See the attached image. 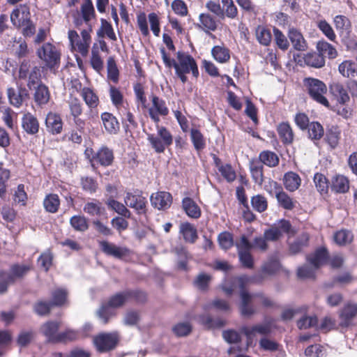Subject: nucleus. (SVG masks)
Segmentation results:
<instances>
[{
    "label": "nucleus",
    "instance_id": "nucleus-1",
    "mask_svg": "<svg viewBox=\"0 0 357 357\" xmlns=\"http://www.w3.org/2000/svg\"><path fill=\"white\" fill-rule=\"evenodd\" d=\"M160 52L165 67L168 68H174L175 74L183 84L187 82L188 77L186 75L190 73H192V76L195 78L199 77V73L197 62L188 52L178 51L176 52L177 61L170 58L165 47H161Z\"/></svg>",
    "mask_w": 357,
    "mask_h": 357
},
{
    "label": "nucleus",
    "instance_id": "nucleus-2",
    "mask_svg": "<svg viewBox=\"0 0 357 357\" xmlns=\"http://www.w3.org/2000/svg\"><path fill=\"white\" fill-rule=\"evenodd\" d=\"M239 282L241 283V291L240 292L241 304L239 306L241 314L244 317H250L256 313V309L252 304V299L259 298L261 305L265 307H272L274 306L273 301L261 292L255 293L250 294L244 288L243 278H238Z\"/></svg>",
    "mask_w": 357,
    "mask_h": 357
},
{
    "label": "nucleus",
    "instance_id": "nucleus-3",
    "mask_svg": "<svg viewBox=\"0 0 357 357\" xmlns=\"http://www.w3.org/2000/svg\"><path fill=\"white\" fill-rule=\"evenodd\" d=\"M303 84L305 91L312 100L327 108L330 107L329 101L326 97L327 86L323 81L308 77L303 79Z\"/></svg>",
    "mask_w": 357,
    "mask_h": 357
},
{
    "label": "nucleus",
    "instance_id": "nucleus-4",
    "mask_svg": "<svg viewBox=\"0 0 357 357\" xmlns=\"http://www.w3.org/2000/svg\"><path fill=\"white\" fill-rule=\"evenodd\" d=\"M31 268L29 265L14 264L10 266L9 271L0 270V294L6 293L10 284L22 279Z\"/></svg>",
    "mask_w": 357,
    "mask_h": 357
},
{
    "label": "nucleus",
    "instance_id": "nucleus-5",
    "mask_svg": "<svg viewBox=\"0 0 357 357\" xmlns=\"http://www.w3.org/2000/svg\"><path fill=\"white\" fill-rule=\"evenodd\" d=\"M91 32L92 29L91 26H89V29H84L81 31L80 38L76 31L69 30L68 32V36L71 51H75L84 57L86 56L91 43Z\"/></svg>",
    "mask_w": 357,
    "mask_h": 357
},
{
    "label": "nucleus",
    "instance_id": "nucleus-6",
    "mask_svg": "<svg viewBox=\"0 0 357 357\" xmlns=\"http://www.w3.org/2000/svg\"><path fill=\"white\" fill-rule=\"evenodd\" d=\"M38 56L50 70L58 69L61 63V50L51 43H45L37 50Z\"/></svg>",
    "mask_w": 357,
    "mask_h": 357
},
{
    "label": "nucleus",
    "instance_id": "nucleus-7",
    "mask_svg": "<svg viewBox=\"0 0 357 357\" xmlns=\"http://www.w3.org/2000/svg\"><path fill=\"white\" fill-rule=\"evenodd\" d=\"M148 141L157 153H162L174 141L173 135L165 126H157V135L149 134Z\"/></svg>",
    "mask_w": 357,
    "mask_h": 357
},
{
    "label": "nucleus",
    "instance_id": "nucleus-8",
    "mask_svg": "<svg viewBox=\"0 0 357 357\" xmlns=\"http://www.w3.org/2000/svg\"><path fill=\"white\" fill-rule=\"evenodd\" d=\"M89 152L91 153V157L88 156V158L93 168H96L98 166L107 167L114 162V151L107 146H101L96 152L92 149H87L85 151L86 155H88Z\"/></svg>",
    "mask_w": 357,
    "mask_h": 357
},
{
    "label": "nucleus",
    "instance_id": "nucleus-9",
    "mask_svg": "<svg viewBox=\"0 0 357 357\" xmlns=\"http://www.w3.org/2000/svg\"><path fill=\"white\" fill-rule=\"evenodd\" d=\"M264 188L270 195L275 194L278 205L282 208L291 211L295 207L293 199L283 190L282 185L277 181H270Z\"/></svg>",
    "mask_w": 357,
    "mask_h": 357
},
{
    "label": "nucleus",
    "instance_id": "nucleus-10",
    "mask_svg": "<svg viewBox=\"0 0 357 357\" xmlns=\"http://www.w3.org/2000/svg\"><path fill=\"white\" fill-rule=\"evenodd\" d=\"M294 234V231L289 220L280 219L264 231V237L269 241H278L283 234Z\"/></svg>",
    "mask_w": 357,
    "mask_h": 357
},
{
    "label": "nucleus",
    "instance_id": "nucleus-11",
    "mask_svg": "<svg viewBox=\"0 0 357 357\" xmlns=\"http://www.w3.org/2000/svg\"><path fill=\"white\" fill-rule=\"evenodd\" d=\"M119 340L116 333H102L94 337L93 343L98 352L105 353L114 349Z\"/></svg>",
    "mask_w": 357,
    "mask_h": 357
},
{
    "label": "nucleus",
    "instance_id": "nucleus-12",
    "mask_svg": "<svg viewBox=\"0 0 357 357\" xmlns=\"http://www.w3.org/2000/svg\"><path fill=\"white\" fill-rule=\"evenodd\" d=\"M100 50L106 53H108L109 51L108 45L104 39H99L97 43H94L91 48L90 64L92 68L98 73L104 68V61L101 57Z\"/></svg>",
    "mask_w": 357,
    "mask_h": 357
},
{
    "label": "nucleus",
    "instance_id": "nucleus-13",
    "mask_svg": "<svg viewBox=\"0 0 357 357\" xmlns=\"http://www.w3.org/2000/svg\"><path fill=\"white\" fill-rule=\"evenodd\" d=\"M124 202L128 207L133 208L138 215H146L148 211L147 200L142 195L141 191L127 192Z\"/></svg>",
    "mask_w": 357,
    "mask_h": 357
},
{
    "label": "nucleus",
    "instance_id": "nucleus-14",
    "mask_svg": "<svg viewBox=\"0 0 357 357\" xmlns=\"http://www.w3.org/2000/svg\"><path fill=\"white\" fill-rule=\"evenodd\" d=\"M149 98L152 107L149 109V114L151 120L158 123L160 121V116H166L169 114V109L166 102L158 96L151 93Z\"/></svg>",
    "mask_w": 357,
    "mask_h": 357
},
{
    "label": "nucleus",
    "instance_id": "nucleus-15",
    "mask_svg": "<svg viewBox=\"0 0 357 357\" xmlns=\"http://www.w3.org/2000/svg\"><path fill=\"white\" fill-rule=\"evenodd\" d=\"M236 197L239 206H241L243 220L248 223H251L256 220L257 216L249 206L248 197L243 186L239 185L236 187Z\"/></svg>",
    "mask_w": 357,
    "mask_h": 357
},
{
    "label": "nucleus",
    "instance_id": "nucleus-16",
    "mask_svg": "<svg viewBox=\"0 0 357 357\" xmlns=\"http://www.w3.org/2000/svg\"><path fill=\"white\" fill-rule=\"evenodd\" d=\"M99 245L103 253L119 259L126 260L132 254V251L129 248L126 247L117 246L107 241H100Z\"/></svg>",
    "mask_w": 357,
    "mask_h": 357
},
{
    "label": "nucleus",
    "instance_id": "nucleus-17",
    "mask_svg": "<svg viewBox=\"0 0 357 357\" xmlns=\"http://www.w3.org/2000/svg\"><path fill=\"white\" fill-rule=\"evenodd\" d=\"M356 317H357V303L347 302L339 311L340 326L348 328L352 325Z\"/></svg>",
    "mask_w": 357,
    "mask_h": 357
},
{
    "label": "nucleus",
    "instance_id": "nucleus-18",
    "mask_svg": "<svg viewBox=\"0 0 357 357\" xmlns=\"http://www.w3.org/2000/svg\"><path fill=\"white\" fill-rule=\"evenodd\" d=\"M6 93L9 103L17 108H20L24 102L29 98V91L22 85L19 86L17 89L8 87Z\"/></svg>",
    "mask_w": 357,
    "mask_h": 357
},
{
    "label": "nucleus",
    "instance_id": "nucleus-19",
    "mask_svg": "<svg viewBox=\"0 0 357 357\" xmlns=\"http://www.w3.org/2000/svg\"><path fill=\"white\" fill-rule=\"evenodd\" d=\"M151 206L159 211H165L170 208L173 202V197L170 192L158 191L150 196Z\"/></svg>",
    "mask_w": 357,
    "mask_h": 357
},
{
    "label": "nucleus",
    "instance_id": "nucleus-20",
    "mask_svg": "<svg viewBox=\"0 0 357 357\" xmlns=\"http://www.w3.org/2000/svg\"><path fill=\"white\" fill-rule=\"evenodd\" d=\"M329 260V252L324 246H321L306 256V261L314 268L319 269L322 266L328 264Z\"/></svg>",
    "mask_w": 357,
    "mask_h": 357
},
{
    "label": "nucleus",
    "instance_id": "nucleus-21",
    "mask_svg": "<svg viewBox=\"0 0 357 357\" xmlns=\"http://www.w3.org/2000/svg\"><path fill=\"white\" fill-rule=\"evenodd\" d=\"M329 92L333 99L340 105H347L351 100L344 86L340 82H333L329 84Z\"/></svg>",
    "mask_w": 357,
    "mask_h": 357
},
{
    "label": "nucleus",
    "instance_id": "nucleus-22",
    "mask_svg": "<svg viewBox=\"0 0 357 357\" xmlns=\"http://www.w3.org/2000/svg\"><path fill=\"white\" fill-rule=\"evenodd\" d=\"M47 131L52 135H58L63 131V121L59 114L50 112L45 118Z\"/></svg>",
    "mask_w": 357,
    "mask_h": 357
},
{
    "label": "nucleus",
    "instance_id": "nucleus-23",
    "mask_svg": "<svg viewBox=\"0 0 357 357\" xmlns=\"http://www.w3.org/2000/svg\"><path fill=\"white\" fill-rule=\"evenodd\" d=\"M60 326V321L50 320L41 325L40 332L46 337L48 342L56 344Z\"/></svg>",
    "mask_w": 357,
    "mask_h": 357
},
{
    "label": "nucleus",
    "instance_id": "nucleus-24",
    "mask_svg": "<svg viewBox=\"0 0 357 357\" xmlns=\"http://www.w3.org/2000/svg\"><path fill=\"white\" fill-rule=\"evenodd\" d=\"M22 128L27 135H35L38 133L40 123L37 117L31 112L23 114L21 121Z\"/></svg>",
    "mask_w": 357,
    "mask_h": 357
},
{
    "label": "nucleus",
    "instance_id": "nucleus-25",
    "mask_svg": "<svg viewBox=\"0 0 357 357\" xmlns=\"http://www.w3.org/2000/svg\"><path fill=\"white\" fill-rule=\"evenodd\" d=\"M323 137L328 146L335 149L338 146L341 139V130L336 125L327 126Z\"/></svg>",
    "mask_w": 357,
    "mask_h": 357
},
{
    "label": "nucleus",
    "instance_id": "nucleus-26",
    "mask_svg": "<svg viewBox=\"0 0 357 357\" xmlns=\"http://www.w3.org/2000/svg\"><path fill=\"white\" fill-rule=\"evenodd\" d=\"M276 131L284 145H290L294 142L295 134L289 121H282L278 123Z\"/></svg>",
    "mask_w": 357,
    "mask_h": 357
},
{
    "label": "nucleus",
    "instance_id": "nucleus-27",
    "mask_svg": "<svg viewBox=\"0 0 357 357\" xmlns=\"http://www.w3.org/2000/svg\"><path fill=\"white\" fill-rule=\"evenodd\" d=\"M26 13L29 15V18L31 17L29 7L26 4L20 5L19 7L15 8L10 14V21L14 26L20 29L22 24L24 23L26 18Z\"/></svg>",
    "mask_w": 357,
    "mask_h": 357
},
{
    "label": "nucleus",
    "instance_id": "nucleus-28",
    "mask_svg": "<svg viewBox=\"0 0 357 357\" xmlns=\"http://www.w3.org/2000/svg\"><path fill=\"white\" fill-rule=\"evenodd\" d=\"M50 97V90L45 84L39 83L38 86L35 87L33 100L37 106L41 108L43 107L49 102Z\"/></svg>",
    "mask_w": 357,
    "mask_h": 357
},
{
    "label": "nucleus",
    "instance_id": "nucleus-29",
    "mask_svg": "<svg viewBox=\"0 0 357 357\" xmlns=\"http://www.w3.org/2000/svg\"><path fill=\"white\" fill-rule=\"evenodd\" d=\"M100 117L102 125L107 132L110 135L118 133L120 130V124L118 119L113 114L105 112L101 114Z\"/></svg>",
    "mask_w": 357,
    "mask_h": 357
},
{
    "label": "nucleus",
    "instance_id": "nucleus-30",
    "mask_svg": "<svg viewBox=\"0 0 357 357\" xmlns=\"http://www.w3.org/2000/svg\"><path fill=\"white\" fill-rule=\"evenodd\" d=\"M241 332L243 333L249 340L252 339V337L255 335L256 333L264 335H268L271 332V323L268 322L264 324H257L252 327L243 326L241 328Z\"/></svg>",
    "mask_w": 357,
    "mask_h": 357
},
{
    "label": "nucleus",
    "instance_id": "nucleus-31",
    "mask_svg": "<svg viewBox=\"0 0 357 357\" xmlns=\"http://www.w3.org/2000/svg\"><path fill=\"white\" fill-rule=\"evenodd\" d=\"M96 35L100 39L107 37L111 41L117 40L112 24L105 18L100 19V26L96 32Z\"/></svg>",
    "mask_w": 357,
    "mask_h": 357
},
{
    "label": "nucleus",
    "instance_id": "nucleus-32",
    "mask_svg": "<svg viewBox=\"0 0 357 357\" xmlns=\"http://www.w3.org/2000/svg\"><path fill=\"white\" fill-rule=\"evenodd\" d=\"M282 181L285 189L289 192L296 191L301 184L300 176L292 171L287 172L284 174Z\"/></svg>",
    "mask_w": 357,
    "mask_h": 357
},
{
    "label": "nucleus",
    "instance_id": "nucleus-33",
    "mask_svg": "<svg viewBox=\"0 0 357 357\" xmlns=\"http://www.w3.org/2000/svg\"><path fill=\"white\" fill-rule=\"evenodd\" d=\"M182 208L186 215L193 219H198L202 215V211L197 204L190 197L182 200Z\"/></svg>",
    "mask_w": 357,
    "mask_h": 357
},
{
    "label": "nucleus",
    "instance_id": "nucleus-34",
    "mask_svg": "<svg viewBox=\"0 0 357 357\" xmlns=\"http://www.w3.org/2000/svg\"><path fill=\"white\" fill-rule=\"evenodd\" d=\"M288 37L294 47L297 51H305L307 48V44L303 34L296 29L292 28L289 30Z\"/></svg>",
    "mask_w": 357,
    "mask_h": 357
},
{
    "label": "nucleus",
    "instance_id": "nucleus-35",
    "mask_svg": "<svg viewBox=\"0 0 357 357\" xmlns=\"http://www.w3.org/2000/svg\"><path fill=\"white\" fill-rule=\"evenodd\" d=\"M80 13L82 20H84V24L86 26V29H89V26H91L93 29L91 20H96V15L93 5L91 0H87L81 6Z\"/></svg>",
    "mask_w": 357,
    "mask_h": 357
},
{
    "label": "nucleus",
    "instance_id": "nucleus-36",
    "mask_svg": "<svg viewBox=\"0 0 357 357\" xmlns=\"http://www.w3.org/2000/svg\"><path fill=\"white\" fill-rule=\"evenodd\" d=\"M309 240V234L305 232L302 233L293 242L289 243V252L294 255L300 253L308 246Z\"/></svg>",
    "mask_w": 357,
    "mask_h": 357
},
{
    "label": "nucleus",
    "instance_id": "nucleus-37",
    "mask_svg": "<svg viewBox=\"0 0 357 357\" xmlns=\"http://www.w3.org/2000/svg\"><path fill=\"white\" fill-rule=\"evenodd\" d=\"M338 71L342 77L353 79L357 76L356 63L351 59L344 60L339 64Z\"/></svg>",
    "mask_w": 357,
    "mask_h": 357
},
{
    "label": "nucleus",
    "instance_id": "nucleus-38",
    "mask_svg": "<svg viewBox=\"0 0 357 357\" xmlns=\"http://www.w3.org/2000/svg\"><path fill=\"white\" fill-rule=\"evenodd\" d=\"M80 96L87 107L91 110L97 108L100 104L99 97L92 88L84 87Z\"/></svg>",
    "mask_w": 357,
    "mask_h": 357
},
{
    "label": "nucleus",
    "instance_id": "nucleus-39",
    "mask_svg": "<svg viewBox=\"0 0 357 357\" xmlns=\"http://www.w3.org/2000/svg\"><path fill=\"white\" fill-rule=\"evenodd\" d=\"M84 213L91 217H100L105 214V208L98 199L86 202L83 208Z\"/></svg>",
    "mask_w": 357,
    "mask_h": 357
},
{
    "label": "nucleus",
    "instance_id": "nucleus-40",
    "mask_svg": "<svg viewBox=\"0 0 357 357\" xmlns=\"http://www.w3.org/2000/svg\"><path fill=\"white\" fill-rule=\"evenodd\" d=\"M61 205V200L57 194L49 193L45 195L43 206L46 212L56 213L59 211Z\"/></svg>",
    "mask_w": 357,
    "mask_h": 357
},
{
    "label": "nucleus",
    "instance_id": "nucleus-41",
    "mask_svg": "<svg viewBox=\"0 0 357 357\" xmlns=\"http://www.w3.org/2000/svg\"><path fill=\"white\" fill-rule=\"evenodd\" d=\"M307 137L317 144L324 135V128L319 121H312L307 127Z\"/></svg>",
    "mask_w": 357,
    "mask_h": 357
},
{
    "label": "nucleus",
    "instance_id": "nucleus-42",
    "mask_svg": "<svg viewBox=\"0 0 357 357\" xmlns=\"http://www.w3.org/2000/svg\"><path fill=\"white\" fill-rule=\"evenodd\" d=\"M180 233L182 234L184 241L187 243H194L198 238L197 229L188 222L181 224Z\"/></svg>",
    "mask_w": 357,
    "mask_h": 357
},
{
    "label": "nucleus",
    "instance_id": "nucleus-43",
    "mask_svg": "<svg viewBox=\"0 0 357 357\" xmlns=\"http://www.w3.org/2000/svg\"><path fill=\"white\" fill-rule=\"evenodd\" d=\"M316 48L324 59L326 56L330 59H333L338 55L336 48L324 40L318 41Z\"/></svg>",
    "mask_w": 357,
    "mask_h": 357
},
{
    "label": "nucleus",
    "instance_id": "nucleus-44",
    "mask_svg": "<svg viewBox=\"0 0 357 357\" xmlns=\"http://www.w3.org/2000/svg\"><path fill=\"white\" fill-rule=\"evenodd\" d=\"M259 162L263 166L266 165L268 167H275L279 165L280 159L278 155L273 151L265 150L259 154Z\"/></svg>",
    "mask_w": 357,
    "mask_h": 357
},
{
    "label": "nucleus",
    "instance_id": "nucleus-45",
    "mask_svg": "<svg viewBox=\"0 0 357 357\" xmlns=\"http://www.w3.org/2000/svg\"><path fill=\"white\" fill-rule=\"evenodd\" d=\"M81 337V333L79 331L73 328H66L64 331L59 332L56 344L75 342Z\"/></svg>",
    "mask_w": 357,
    "mask_h": 357
},
{
    "label": "nucleus",
    "instance_id": "nucleus-46",
    "mask_svg": "<svg viewBox=\"0 0 357 357\" xmlns=\"http://www.w3.org/2000/svg\"><path fill=\"white\" fill-rule=\"evenodd\" d=\"M303 60L307 66L315 68H322L325 65V59L318 51L307 53L304 55Z\"/></svg>",
    "mask_w": 357,
    "mask_h": 357
},
{
    "label": "nucleus",
    "instance_id": "nucleus-47",
    "mask_svg": "<svg viewBox=\"0 0 357 357\" xmlns=\"http://www.w3.org/2000/svg\"><path fill=\"white\" fill-rule=\"evenodd\" d=\"M109 94L112 105L119 110L121 107H125L124 103L128 105L127 102L124 100V96L119 88L110 85L109 89Z\"/></svg>",
    "mask_w": 357,
    "mask_h": 357
},
{
    "label": "nucleus",
    "instance_id": "nucleus-48",
    "mask_svg": "<svg viewBox=\"0 0 357 357\" xmlns=\"http://www.w3.org/2000/svg\"><path fill=\"white\" fill-rule=\"evenodd\" d=\"M331 188L336 193H345L349 189V180L342 175L335 176L332 179Z\"/></svg>",
    "mask_w": 357,
    "mask_h": 357
},
{
    "label": "nucleus",
    "instance_id": "nucleus-49",
    "mask_svg": "<svg viewBox=\"0 0 357 357\" xmlns=\"http://www.w3.org/2000/svg\"><path fill=\"white\" fill-rule=\"evenodd\" d=\"M200 26L206 32L215 31L218 28V23L215 17L209 13H201L199 16Z\"/></svg>",
    "mask_w": 357,
    "mask_h": 357
},
{
    "label": "nucleus",
    "instance_id": "nucleus-50",
    "mask_svg": "<svg viewBox=\"0 0 357 357\" xmlns=\"http://www.w3.org/2000/svg\"><path fill=\"white\" fill-rule=\"evenodd\" d=\"M250 170L255 183L261 185L264 181L263 165L257 160H252L250 163Z\"/></svg>",
    "mask_w": 357,
    "mask_h": 357
},
{
    "label": "nucleus",
    "instance_id": "nucleus-51",
    "mask_svg": "<svg viewBox=\"0 0 357 357\" xmlns=\"http://www.w3.org/2000/svg\"><path fill=\"white\" fill-rule=\"evenodd\" d=\"M211 54L213 59L218 63H225L230 59V50L220 45H215L211 50Z\"/></svg>",
    "mask_w": 357,
    "mask_h": 357
},
{
    "label": "nucleus",
    "instance_id": "nucleus-52",
    "mask_svg": "<svg viewBox=\"0 0 357 357\" xmlns=\"http://www.w3.org/2000/svg\"><path fill=\"white\" fill-rule=\"evenodd\" d=\"M250 204L252 209L259 213L265 212L268 206L267 198L261 194H257L251 197Z\"/></svg>",
    "mask_w": 357,
    "mask_h": 357
},
{
    "label": "nucleus",
    "instance_id": "nucleus-53",
    "mask_svg": "<svg viewBox=\"0 0 357 357\" xmlns=\"http://www.w3.org/2000/svg\"><path fill=\"white\" fill-rule=\"evenodd\" d=\"M201 324L206 329L220 328L226 324V321L220 318L213 319L211 315L203 314L199 317Z\"/></svg>",
    "mask_w": 357,
    "mask_h": 357
},
{
    "label": "nucleus",
    "instance_id": "nucleus-54",
    "mask_svg": "<svg viewBox=\"0 0 357 357\" xmlns=\"http://www.w3.org/2000/svg\"><path fill=\"white\" fill-rule=\"evenodd\" d=\"M333 22L335 29L339 31L341 38L347 31H351V24L347 17L342 15H336L334 17Z\"/></svg>",
    "mask_w": 357,
    "mask_h": 357
},
{
    "label": "nucleus",
    "instance_id": "nucleus-55",
    "mask_svg": "<svg viewBox=\"0 0 357 357\" xmlns=\"http://www.w3.org/2000/svg\"><path fill=\"white\" fill-rule=\"evenodd\" d=\"M127 302H128V294L127 290H125L111 296L107 303L112 308H119L123 306Z\"/></svg>",
    "mask_w": 357,
    "mask_h": 357
},
{
    "label": "nucleus",
    "instance_id": "nucleus-56",
    "mask_svg": "<svg viewBox=\"0 0 357 357\" xmlns=\"http://www.w3.org/2000/svg\"><path fill=\"white\" fill-rule=\"evenodd\" d=\"M69 222L70 226L76 231L84 232L89 229L88 220L84 215H73L70 218Z\"/></svg>",
    "mask_w": 357,
    "mask_h": 357
},
{
    "label": "nucleus",
    "instance_id": "nucleus-57",
    "mask_svg": "<svg viewBox=\"0 0 357 357\" xmlns=\"http://www.w3.org/2000/svg\"><path fill=\"white\" fill-rule=\"evenodd\" d=\"M80 185L84 192L90 195L96 193L98 188L97 180L91 176L81 177Z\"/></svg>",
    "mask_w": 357,
    "mask_h": 357
},
{
    "label": "nucleus",
    "instance_id": "nucleus-58",
    "mask_svg": "<svg viewBox=\"0 0 357 357\" xmlns=\"http://www.w3.org/2000/svg\"><path fill=\"white\" fill-rule=\"evenodd\" d=\"M52 303L53 307H61L68 301V292L66 289L59 288L52 292Z\"/></svg>",
    "mask_w": 357,
    "mask_h": 357
},
{
    "label": "nucleus",
    "instance_id": "nucleus-59",
    "mask_svg": "<svg viewBox=\"0 0 357 357\" xmlns=\"http://www.w3.org/2000/svg\"><path fill=\"white\" fill-rule=\"evenodd\" d=\"M107 204L109 208L114 210L120 215L126 218H130L131 217V212L126 208V206L113 198L108 199Z\"/></svg>",
    "mask_w": 357,
    "mask_h": 357
},
{
    "label": "nucleus",
    "instance_id": "nucleus-60",
    "mask_svg": "<svg viewBox=\"0 0 357 357\" xmlns=\"http://www.w3.org/2000/svg\"><path fill=\"white\" fill-rule=\"evenodd\" d=\"M53 305L49 301L38 300L33 305L34 312L39 316H47L51 313Z\"/></svg>",
    "mask_w": 357,
    "mask_h": 357
},
{
    "label": "nucleus",
    "instance_id": "nucleus-61",
    "mask_svg": "<svg viewBox=\"0 0 357 357\" xmlns=\"http://www.w3.org/2000/svg\"><path fill=\"white\" fill-rule=\"evenodd\" d=\"M107 78L114 84H117L119 80V70L117 68L116 61L114 57L110 56L107 61Z\"/></svg>",
    "mask_w": 357,
    "mask_h": 357
},
{
    "label": "nucleus",
    "instance_id": "nucleus-62",
    "mask_svg": "<svg viewBox=\"0 0 357 357\" xmlns=\"http://www.w3.org/2000/svg\"><path fill=\"white\" fill-rule=\"evenodd\" d=\"M133 91L136 101L141 104L142 108H147V99L145 94V86L141 82H136L133 85Z\"/></svg>",
    "mask_w": 357,
    "mask_h": 357
},
{
    "label": "nucleus",
    "instance_id": "nucleus-63",
    "mask_svg": "<svg viewBox=\"0 0 357 357\" xmlns=\"http://www.w3.org/2000/svg\"><path fill=\"white\" fill-rule=\"evenodd\" d=\"M313 180L317 190L321 195H325L328 193L329 188V181L323 174L318 172L316 173L314 176Z\"/></svg>",
    "mask_w": 357,
    "mask_h": 357
},
{
    "label": "nucleus",
    "instance_id": "nucleus-64",
    "mask_svg": "<svg viewBox=\"0 0 357 357\" xmlns=\"http://www.w3.org/2000/svg\"><path fill=\"white\" fill-rule=\"evenodd\" d=\"M342 43L346 47L347 51L357 53V36L347 31L341 38Z\"/></svg>",
    "mask_w": 357,
    "mask_h": 357
}]
</instances>
